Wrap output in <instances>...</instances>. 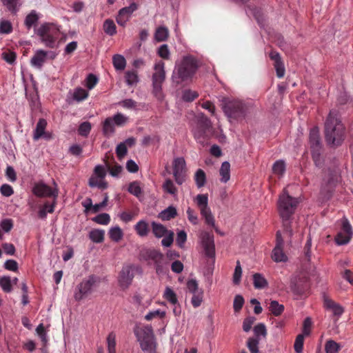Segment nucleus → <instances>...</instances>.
Segmentation results:
<instances>
[{
	"instance_id": "obj_50",
	"label": "nucleus",
	"mask_w": 353,
	"mask_h": 353,
	"mask_svg": "<svg viewBox=\"0 0 353 353\" xmlns=\"http://www.w3.org/2000/svg\"><path fill=\"white\" fill-rule=\"evenodd\" d=\"M303 343H304V334H299L294 342V351L296 353H301L303 351Z\"/></svg>"
},
{
	"instance_id": "obj_63",
	"label": "nucleus",
	"mask_w": 353,
	"mask_h": 353,
	"mask_svg": "<svg viewBox=\"0 0 353 353\" xmlns=\"http://www.w3.org/2000/svg\"><path fill=\"white\" fill-rule=\"evenodd\" d=\"M244 299L241 295H236L234 299L233 307L235 312H239L243 307Z\"/></svg>"
},
{
	"instance_id": "obj_37",
	"label": "nucleus",
	"mask_w": 353,
	"mask_h": 353,
	"mask_svg": "<svg viewBox=\"0 0 353 353\" xmlns=\"http://www.w3.org/2000/svg\"><path fill=\"white\" fill-rule=\"evenodd\" d=\"M325 349L326 353H336L340 350L341 346L334 341L329 340L325 343Z\"/></svg>"
},
{
	"instance_id": "obj_52",
	"label": "nucleus",
	"mask_w": 353,
	"mask_h": 353,
	"mask_svg": "<svg viewBox=\"0 0 353 353\" xmlns=\"http://www.w3.org/2000/svg\"><path fill=\"white\" fill-rule=\"evenodd\" d=\"M55 200L56 199H54L52 204H48V203L44 204L43 208L39 212V216L40 218H44L46 216V212L52 213L54 211Z\"/></svg>"
},
{
	"instance_id": "obj_19",
	"label": "nucleus",
	"mask_w": 353,
	"mask_h": 353,
	"mask_svg": "<svg viewBox=\"0 0 353 353\" xmlns=\"http://www.w3.org/2000/svg\"><path fill=\"white\" fill-rule=\"evenodd\" d=\"M309 142L311 152L314 151H321L322 145L319 129L317 127L313 128L310 132Z\"/></svg>"
},
{
	"instance_id": "obj_64",
	"label": "nucleus",
	"mask_w": 353,
	"mask_h": 353,
	"mask_svg": "<svg viewBox=\"0 0 353 353\" xmlns=\"http://www.w3.org/2000/svg\"><path fill=\"white\" fill-rule=\"evenodd\" d=\"M12 30V24L8 21H3L0 23V32L1 33L8 34Z\"/></svg>"
},
{
	"instance_id": "obj_6",
	"label": "nucleus",
	"mask_w": 353,
	"mask_h": 353,
	"mask_svg": "<svg viewBox=\"0 0 353 353\" xmlns=\"http://www.w3.org/2000/svg\"><path fill=\"white\" fill-rule=\"evenodd\" d=\"M140 260L145 261L149 265H154L157 274L163 272L164 266L167 264V259L159 250L154 249H143L139 254Z\"/></svg>"
},
{
	"instance_id": "obj_13",
	"label": "nucleus",
	"mask_w": 353,
	"mask_h": 353,
	"mask_svg": "<svg viewBox=\"0 0 353 353\" xmlns=\"http://www.w3.org/2000/svg\"><path fill=\"white\" fill-rule=\"evenodd\" d=\"M154 70L156 72L152 75V81L154 92L157 94L161 92V85L165 78L163 63H162L161 65H156Z\"/></svg>"
},
{
	"instance_id": "obj_48",
	"label": "nucleus",
	"mask_w": 353,
	"mask_h": 353,
	"mask_svg": "<svg viewBox=\"0 0 353 353\" xmlns=\"http://www.w3.org/2000/svg\"><path fill=\"white\" fill-rule=\"evenodd\" d=\"M3 4L13 14L17 12L18 0H1Z\"/></svg>"
},
{
	"instance_id": "obj_51",
	"label": "nucleus",
	"mask_w": 353,
	"mask_h": 353,
	"mask_svg": "<svg viewBox=\"0 0 353 353\" xmlns=\"http://www.w3.org/2000/svg\"><path fill=\"white\" fill-rule=\"evenodd\" d=\"M104 162L112 176H117L121 172L122 167L121 165L116 164L113 167H111L106 159H104Z\"/></svg>"
},
{
	"instance_id": "obj_60",
	"label": "nucleus",
	"mask_w": 353,
	"mask_h": 353,
	"mask_svg": "<svg viewBox=\"0 0 353 353\" xmlns=\"http://www.w3.org/2000/svg\"><path fill=\"white\" fill-rule=\"evenodd\" d=\"M128 150L125 143H120L116 148L117 156L119 159H122L127 154Z\"/></svg>"
},
{
	"instance_id": "obj_33",
	"label": "nucleus",
	"mask_w": 353,
	"mask_h": 353,
	"mask_svg": "<svg viewBox=\"0 0 353 353\" xmlns=\"http://www.w3.org/2000/svg\"><path fill=\"white\" fill-rule=\"evenodd\" d=\"M89 237L94 243H101L104 239V232L97 229L92 230L89 233Z\"/></svg>"
},
{
	"instance_id": "obj_45",
	"label": "nucleus",
	"mask_w": 353,
	"mask_h": 353,
	"mask_svg": "<svg viewBox=\"0 0 353 353\" xmlns=\"http://www.w3.org/2000/svg\"><path fill=\"white\" fill-rule=\"evenodd\" d=\"M162 187L165 192L173 195L176 193V188L170 179H167L163 184Z\"/></svg>"
},
{
	"instance_id": "obj_34",
	"label": "nucleus",
	"mask_w": 353,
	"mask_h": 353,
	"mask_svg": "<svg viewBox=\"0 0 353 353\" xmlns=\"http://www.w3.org/2000/svg\"><path fill=\"white\" fill-rule=\"evenodd\" d=\"M114 132V122L111 117L105 119L103 124V132L105 136H108Z\"/></svg>"
},
{
	"instance_id": "obj_57",
	"label": "nucleus",
	"mask_w": 353,
	"mask_h": 353,
	"mask_svg": "<svg viewBox=\"0 0 353 353\" xmlns=\"http://www.w3.org/2000/svg\"><path fill=\"white\" fill-rule=\"evenodd\" d=\"M38 21V15L32 11L26 18L25 24L30 28Z\"/></svg>"
},
{
	"instance_id": "obj_39",
	"label": "nucleus",
	"mask_w": 353,
	"mask_h": 353,
	"mask_svg": "<svg viewBox=\"0 0 353 353\" xmlns=\"http://www.w3.org/2000/svg\"><path fill=\"white\" fill-rule=\"evenodd\" d=\"M163 297L172 305H175L178 302L175 292L169 287L165 288Z\"/></svg>"
},
{
	"instance_id": "obj_23",
	"label": "nucleus",
	"mask_w": 353,
	"mask_h": 353,
	"mask_svg": "<svg viewBox=\"0 0 353 353\" xmlns=\"http://www.w3.org/2000/svg\"><path fill=\"white\" fill-rule=\"evenodd\" d=\"M272 259L276 263L288 261V257L284 250V244H276L272 250Z\"/></svg>"
},
{
	"instance_id": "obj_15",
	"label": "nucleus",
	"mask_w": 353,
	"mask_h": 353,
	"mask_svg": "<svg viewBox=\"0 0 353 353\" xmlns=\"http://www.w3.org/2000/svg\"><path fill=\"white\" fill-rule=\"evenodd\" d=\"M352 236V227L347 219H344L342 222V231L337 234L335 236V243H348Z\"/></svg>"
},
{
	"instance_id": "obj_24",
	"label": "nucleus",
	"mask_w": 353,
	"mask_h": 353,
	"mask_svg": "<svg viewBox=\"0 0 353 353\" xmlns=\"http://www.w3.org/2000/svg\"><path fill=\"white\" fill-rule=\"evenodd\" d=\"M324 307L332 312L333 314L338 318L342 315L344 312L343 308L339 304L336 303L332 299L324 297Z\"/></svg>"
},
{
	"instance_id": "obj_26",
	"label": "nucleus",
	"mask_w": 353,
	"mask_h": 353,
	"mask_svg": "<svg viewBox=\"0 0 353 353\" xmlns=\"http://www.w3.org/2000/svg\"><path fill=\"white\" fill-rule=\"evenodd\" d=\"M177 216L176 209L174 206H169L159 214L158 217L162 221H169Z\"/></svg>"
},
{
	"instance_id": "obj_21",
	"label": "nucleus",
	"mask_w": 353,
	"mask_h": 353,
	"mask_svg": "<svg viewBox=\"0 0 353 353\" xmlns=\"http://www.w3.org/2000/svg\"><path fill=\"white\" fill-rule=\"evenodd\" d=\"M199 137L206 135L208 132L212 130V123L210 120L203 114H201L198 117L197 121Z\"/></svg>"
},
{
	"instance_id": "obj_18",
	"label": "nucleus",
	"mask_w": 353,
	"mask_h": 353,
	"mask_svg": "<svg viewBox=\"0 0 353 353\" xmlns=\"http://www.w3.org/2000/svg\"><path fill=\"white\" fill-rule=\"evenodd\" d=\"M137 9V5L135 3H132L130 6L121 9L116 19L117 23L124 26L129 20L131 14Z\"/></svg>"
},
{
	"instance_id": "obj_16",
	"label": "nucleus",
	"mask_w": 353,
	"mask_h": 353,
	"mask_svg": "<svg viewBox=\"0 0 353 353\" xmlns=\"http://www.w3.org/2000/svg\"><path fill=\"white\" fill-rule=\"evenodd\" d=\"M47 124V121L45 119L41 118L39 119L34 132L33 138L34 140H38L41 137L46 139H50L52 137V132L46 131Z\"/></svg>"
},
{
	"instance_id": "obj_56",
	"label": "nucleus",
	"mask_w": 353,
	"mask_h": 353,
	"mask_svg": "<svg viewBox=\"0 0 353 353\" xmlns=\"http://www.w3.org/2000/svg\"><path fill=\"white\" fill-rule=\"evenodd\" d=\"M0 286L5 292H10L12 290L11 281L9 277H2L0 279Z\"/></svg>"
},
{
	"instance_id": "obj_20",
	"label": "nucleus",
	"mask_w": 353,
	"mask_h": 353,
	"mask_svg": "<svg viewBox=\"0 0 353 353\" xmlns=\"http://www.w3.org/2000/svg\"><path fill=\"white\" fill-rule=\"evenodd\" d=\"M283 230L278 231L276 234V243H290L292 241V230L288 221H283Z\"/></svg>"
},
{
	"instance_id": "obj_62",
	"label": "nucleus",
	"mask_w": 353,
	"mask_h": 353,
	"mask_svg": "<svg viewBox=\"0 0 353 353\" xmlns=\"http://www.w3.org/2000/svg\"><path fill=\"white\" fill-rule=\"evenodd\" d=\"M61 249H62V257H63V261H67L70 260L72 257L73 253H74V250H73L72 248H71L70 246H63Z\"/></svg>"
},
{
	"instance_id": "obj_43",
	"label": "nucleus",
	"mask_w": 353,
	"mask_h": 353,
	"mask_svg": "<svg viewBox=\"0 0 353 353\" xmlns=\"http://www.w3.org/2000/svg\"><path fill=\"white\" fill-rule=\"evenodd\" d=\"M259 339L250 337L247 342V346L250 353H257L259 351Z\"/></svg>"
},
{
	"instance_id": "obj_5",
	"label": "nucleus",
	"mask_w": 353,
	"mask_h": 353,
	"mask_svg": "<svg viewBox=\"0 0 353 353\" xmlns=\"http://www.w3.org/2000/svg\"><path fill=\"white\" fill-rule=\"evenodd\" d=\"M299 201L289 195L287 190L284 189L282 194L278 200L279 213L283 221H288L298 205Z\"/></svg>"
},
{
	"instance_id": "obj_2",
	"label": "nucleus",
	"mask_w": 353,
	"mask_h": 353,
	"mask_svg": "<svg viewBox=\"0 0 353 353\" xmlns=\"http://www.w3.org/2000/svg\"><path fill=\"white\" fill-rule=\"evenodd\" d=\"M200 67L199 61L193 55L183 56L176 66L174 80L177 84L191 81Z\"/></svg>"
},
{
	"instance_id": "obj_59",
	"label": "nucleus",
	"mask_w": 353,
	"mask_h": 353,
	"mask_svg": "<svg viewBox=\"0 0 353 353\" xmlns=\"http://www.w3.org/2000/svg\"><path fill=\"white\" fill-rule=\"evenodd\" d=\"M254 332L255 335L254 338L257 339H259L260 336H265L267 334L265 326L263 323H259L254 326Z\"/></svg>"
},
{
	"instance_id": "obj_12",
	"label": "nucleus",
	"mask_w": 353,
	"mask_h": 353,
	"mask_svg": "<svg viewBox=\"0 0 353 353\" xmlns=\"http://www.w3.org/2000/svg\"><path fill=\"white\" fill-rule=\"evenodd\" d=\"M54 30L52 24L46 23L42 25L37 30V34L48 47H52L54 43L55 39L52 34V32Z\"/></svg>"
},
{
	"instance_id": "obj_53",
	"label": "nucleus",
	"mask_w": 353,
	"mask_h": 353,
	"mask_svg": "<svg viewBox=\"0 0 353 353\" xmlns=\"http://www.w3.org/2000/svg\"><path fill=\"white\" fill-rule=\"evenodd\" d=\"M165 312L161 311L160 310H154V311H151V312H148L145 316V319L147 321H151L152 319H153L156 317H159L160 319H163L165 317Z\"/></svg>"
},
{
	"instance_id": "obj_14",
	"label": "nucleus",
	"mask_w": 353,
	"mask_h": 353,
	"mask_svg": "<svg viewBox=\"0 0 353 353\" xmlns=\"http://www.w3.org/2000/svg\"><path fill=\"white\" fill-rule=\"evenodd\" d=\"M134 269L135 266L132 265H126L123 268L119 277V285L122 288H127L130 285L134 278L133 271Z\"/></svg>"
},
{
	"instance_id": "obj_10",
	"label": "nucleus",
	"mask_w": 353,
	"mask_h": 353,
	"mask_svg": "<svg viewBox=\"0 0 353 353\" xmlns=\"http://www.w3.org/2000/svg\"><path fill=\"white\" fill-rule=\"evenodd\" d=\"M185 161L183 157H178L173 161V175L176 183L183 184L185 181L186 168Z\"/></svg>"
},
{
	"instance_id": "obj_22",
	"label": "nucleus",
	"mask_w": 353,
	"mask_h": 353,
	"mask_svg": "<svg viewBox=\"0 0 353 353\" xmlns=\"http://www.w3.org/2000/svg\"><path fill=\"white\" fill-rule=\"evenodd\" d=\"M269 57L274 61V66L276 72V76L279 78L283 77L285 74V68L279 53L276 51H271Z\"/></svg>"
},
{
	"instance_id": "obj_35",
	"label": "nucleus",
	"mask_w": 353,
	"mask_h": 353,
	"mask_svg": "<svg viewBox=\"0 0 353 353\" xmlns=\"http://www.w3.org/2000/svg\"><path fill=\"white\" fill-rule=\"evenodd\" d=\"M125 78L128 85L137 84L139 81L138 73L135 70L127 71L125 74Z\"/></svg>"
},
{
	"instance_id": "obj_36",
	"label": "nucleus",
	"mask_w": 353,
	"mask_h": 353,
	"mask_svg": "<svg viewBox=\"0 0 353 353\" xmlns=\"http://www.w3.org/2000/svg\"><path fill=\"white\" fill-rule=\"evenodd\" d=\"M270 311L274 316H279L284 311V306L276 301H272L269 306Z\"/></svg>"
},
{
	"instance_id": "obj_32",
	"label": "nucleus",
	"mask_w": 353,
	"mask_h": 353,
	"mask_svg": "<svg viewBox=\"0 0 353 353\" xmlns=\"http://www.w3.org/2000/svg\"><path fill=\"white\" fill-rule=\"evenodd\" d=\"M285 171V163L283 160L276 161L272 166V172L274 174L281 177Z\"/></svg>"
},
{
	"instance_id": "obj_11",
	"label": "nucleus",
	"mask_w": 353,
	"mask_h": 353,
	"mask_svg": "<svg viewBox=\"0 0 353 353\" xmlns=\"http://www.w3.org/2000/svg\"><path fill=\"white\" fill-rule=\"evenodd\" d=\"M152 232L157 238L164 237L161 243H173L174 234L161 223H152Z\"/></svg>"
},
{
	"instance_id": "obj_28",
	"label": "nucleus",
	"mask_w": 353,
	"mask_h": 353,
	"mask_svg": "<svg viewBox=\"0 0 353 353\" xmlns=\"http://www.w3.org/2000/svg\"><path fill=\"white\" fill-rule=\"evenodd\" d=\"M47 53L43 50H39L31 59V63L37 67L41 68L45 62Z\"/></svg>"
},
{
	"instance_id": "obj_1",
	"label": "nucleus",
	"mask_w": 353,
	"mask_h": 353,
	"mask_svg": "<svg viewBox=\"0 0 353 353\" xmlns=\"http://www.w3.org/2000/svg\"><path fill=\"white\" fill-rule=\"evenodd\" d=\"M338 116L336 110H330L325 123V139L330 146L339 145L345 138V128Z\"/></svg>"
},
{
	"instance_id": "obj_40",
	"label": "nucleus",
	"mask_w": 353,
	"mask_h": 353,
	"mask_svg": "<svg viewBox=\"0 0 353 353\" xmlns=\"http://www.w3.org/2000/svg\"><path fill=\"white\" fill-rule=\"evenodd\" d=\"M195 181L198 188L203 187L206 183V176L204 171L199 169L195 174Z\"/></svg>"
},
{
	"instance_id": "obj_8",
	"label": "nucleus",
	"mask_w": 353,
	"mask_h": 353,
	"mask_svg": "<svg viewBox=\"0 0 353 353\" xmlns=\"http://www.w3.org/2000/svg\"><path fill=\"white\" fill-rule=\"evenodd\" d=\"M222 108L225 114L230 118H236L244 112V107L241 101L229 98L223 99Z\"/></svg>"
},
{
	"instance_id": "obj_54",
	"label": "nucleus",
	"mask_w": 353,
	"mask_h": 353,
	"mask_svg": "<svg viewBox=\"0 0 353 353\" xmlns=\"http://www.w3.org/2000/svg\"><path fill=\"white\" fill-rule=\"evenodd\" d=\"M241 274H242V269L241 267L240 262L238 261L236 262V265L235 267L234 272L233 274V283L235 285H238L240 283Z\"/></svg>"
},
{
	"instance_id": "obj_30",
	"label": "nucleus",
	"mask_w": 353,
	"mask_h": 353,
	"mask_svg": "<svg viewBox=\"0 0 353 353\" xmlns=\"http://www.w3.org/2000/svg\"><path fill=\"white\" fill-rule=\"evenodd\" d=\"M219 174L221 176V181L226 183L230 178V164L228 161H225L221 164L219 170Z\"/></svg>"
},
{
	"instance_id": "obj_58",
	"label": "nucleus",
	"mask_w": 353,
	"mask_h": 353,
	"mask_svg": "<svg viewBox=\"0 0 353 353\" xmlns=\"http://www.w3.org/2000/svg\"><path fill=\"white\" fill-rule=\"evenodd\" d=\"M94 222L99 224L105 225L110 221V216L107 213H102L98 214L92 219Z\"/></svg>"
},
{
	"instance_id": "obj_7",
	"label": "nucleus",
	"mask_w": 353,
	"mask_h": 353,
	"mask_svg": "<svg viewBox=\"0 0 353 353\" xmlns=\"http://www.w3.org/2000/svg\"><path fill=\"white\" fill-rule=\"evenodd\" d=\"M100 279L95 275H90L85 278L78 284L74 290V298L79 301L91 294L94 290L99 285Z\"/></svg>"
},
{
	"instance_id": "obj_9",
	"label": "nucleus",
	"mask_w": 353,
	"mask_h": 353,
	"mask_svg": "<svg viewBox=\"0 0 353 353\" xmlns=\"http://www.w3.org/2000/svg\"><path fill=\"white\" fill-rule=\"evenodd\" d=\"M53 184L54 188H52L43 183H38L34 186L32 192L39 197H50L52 196L56 199L58 196L59 190L54 181H53Z\"/></svg>"
},
{
	"instance_id": "obj_38",
	"label": "nucleus",
	"mask_w": 353,
	"mask_h": 353,
	"mask_svg": "<svg viewBox=\"0 0 353 353\" xmlns=\"http://www.w3.org/2000/svg\"><path fill=\"white\" fill-rule=\"evenodd\" d=\"M110 238L112 241L117 242L121 240L123 236V232L119 227H114L109 231Z\"/></svg>"
},
{
	"instance_id": "obj_44",
	"label": "nucleus",
	"mask_w": 353,
	"mask_h": 353,
	"mask_svg": "<svg viewBox=\"0 0 353 353\" xmlns=\"http://www.w3.org/2000/svg\"><path fill=\"white\" fill-rule=\"evenodd\" d=\"M91 123L89 121L83 122L79 127L78 132L81 136L87 137L91 130Z\"/></svg>"
},
{
	"instance_id": "obj_17",
	"label": "nucleus",
	"mask_w": 353,
	"mask_h": 353,
	"mask_svg": "<svg viewBox=\"0 0 353 353\" xmlns=\"http://www.w3.org/2000/svg\"><path fill=\"white\" fill-rule=\"evenodd\" d=\"M309 287L308 279L305 276L299 278L291 284L292 291L294 294L299 296L305 294L307 292Z\"/></svg>"
},
{
	"instance_id": "obj_27",
	"label": "nucleus",
	"mask_w": 353,
	"mask_h": 353,
	"mask_svg": "<svg viewBox=\"0 0 353 353\" xmlns=\"http://www.w3.org/2000/svg\"><path fill=\"white\" fill-rule=\"evenodd\" d=\"M253 285L256 289H263L268 287V282L261 274L255 273L253 274Z\"/></svg>"
},
{
	"instance_id": "obj_3",
	"label": "nucleus",
	"mask_w": 353,
	"mask_h": 353,
	"mask_svg": "<svg viewBox=\"0 0 353 353\" xmlns=\"http://www.w3.org/2000/svg\"><path fill=\"white\" fill-rule=\"evenodd\" d=\"M311 153L316 166L323 168L325 175L324 180H326L328 184L336 181L340 175V170L336 160L334 158L325 159L322 157L321 151H314Z\"/></svg>"
},
{
	"instance_id": "obj_49",
	"label": "nucleus",
	"mask_w": 353,
	"mask_h": 353,
	"mask_svg": "<svg viewBox=\"0 0 353 353\" xmlns=\"http://www.w3.org/2000/svg\"><path fill=\"white\" fill-rule=\"evenodd\" d=\"M199 97V94L196 91L191 90H185L183 92L182 99L183 101L190 102Z\"/></svg>"
},
{
	"instance_id": "obj_41",
	"label": "nucleus",
	"mask_w": 353,
	"mask_h": 353,
	"mask_svg": "<svg viewBox=\"0 0 353 353\" xmlns=\"http://www.w3.org/2000/svg\"><path fill=\"white\" fill-rule=\"evenodd\" d=\"M103 30L109 35H114L116 34V26L114 21L111 19H107L103 23Z\"/></svg>"
},
{
	"instance_id": "obj_31",
	"label": "nucleus",
	"mask_w": 353,
	"mask_h": 353,
	"mask_svg": "<svg viewBox=\"0 0 353 353\" xmlns=\"http://www.w3.org/2000/svg\"><path fill=\"white\" fill-rule=\"evenodd\" d=\"M112 62L114 67L117 70H123L126 65V61L123 56L120 54H115L112 57Z\"/></svg>"
},
{
	"instance_id": "obj_29",
	"label": "nucleus",
	"mask_w": 353,
	"mask_h": 353,
	"mask_svg": "<svg viewBox=\"0 0 353 353\" xmlns=\"http://www.w3.org/2000/svg\"><path fill=\"white\" fill-rule=\"evenodd\" d=\"M169 32L166 27L159 26L154 33V39L157 42L165 41L168 39Z\"/></svg>"
},
{
	"instance_id": "obj_46",
	"label": "nucleus",
	"mask_w": 353,
	"mask_h": 353,
	"mask_svg": "<svg viewBox=\"0 0 353 353\" xmlns=\"http://www.w3.org/2000/svg\"><path fill=\"white\" fill-rule=\"evenodd\" d=\"M137 233L140 236H146L148 233V224L143 221H141L135 226Z\"/></svg>"
},
{
	"instance_id": "obj_25",
	"label": "nucleus",
	"mask_w": 353,
	"mask_h": 353,
	"mask_svg": "<svg viewBox=\"0 0 353 353\" xmlns=\"http://www.w3.org/2000/svg\"><path fill=\"white\" fill-rule=\"evenodd\" d=\"M201 249L204 256L208 259V263L214 265L215 261L214 244H202Z\"/></svg>"
},
{
	"instance_id": "obj_42",
	"label": "nucleus",
	"mask_w": 353,
	"mask_h": 353,
	"mask_svg": "<svg viewBox=\"0 0 353 353\" xmlns=\"http://www.w3.org/2000/svg\"><path fill=\"white\" fill-rule=\"evenodd\" d=\"M108 350L109 353H116V336L113 332L108 334L107 338Z\"/></svg>"
},
{
	"instance_id": "obj_47",
	"label": "nucleus",
	"mask_w": 353,
	"mask_h": 353,
	"mask_svg": "<svg viewBox=\"0 0 353 353\" xmlns=\"http://www.w3.org/2000/svg\"><path fill=\"white\" fill-rule=\"evenodd\" d=\"M88 95V91L81 88H78L73 93V99L77 101H80L87 98Z\"/></svg>"
},
{
	"instance_id": "obj_4",
	"label": "nucleus",
	"mask_w": 353,
	"mask_h": 353,
	"mask_svg": "<svg viewBox=\"0 0 353 353\" xmlns=\"http://www.w3.org/2000/svg\"><path fill=\"white\" fill-rule=\"evenodd\" d=\"M134 334L145 353H157V342L151 326L138 327L134 330Z\"/></svg>"
},
{
	"instance_id": "obj_55",
	"label": "nucleus",
	"mask_w": 353,
	"mask_h": 353,
	"mask_svg": "<svg viewBox=\"0 0 353 353\" xmlns=\"http://www.w3.org/2000/svg\"><path fill=\"white\" fill-rule=\"evenodd\" d=\"M128 191L132 194L139 197L141 194V188L139 185V183L137 181L132 182L130 184L128 188Z\"/></svg>"
},
{
	"instance_id": "obj_61",
	"label": "nucleus",
	"mask_w": 353,
	"mask_h": 353,
	"mask_svg": "<svg viewBox=\"0 0 353 353\" xmlns=\"http://www.w3.org/2000/svg\"><path fill=\"white\" fill-rule=\"evenodd\" d=\"M170 53L168 45L163 44L159 47L158 50V55L161 58L168 60L170 59Z\"/></svg>"
}]
</instances>
